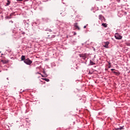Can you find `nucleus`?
<instances>
[{"label": "nucleus", "mask_w": 130, "mask_h": 130, "mask_svg": "<svg viewBox=\"0 0 130 130\" xmlns=\"http://www.w3.org/2000/svg\"><path fill=\"white\" fill-rule=\"evenodd\" d=\"M12 32L13 33L15 38H21L22 37V35H24L25 34V31H23V30H21L20 29H19L18 27L14 28L12 30Z\"/></svg>", "instance_id": "obj_1"}, {"label": "nucleus", "mask_w": 130, "mask_h": 130, "mask_svg": "<svg viewBox=\"0 0 130 130\" xmlns=\"http://www.w3.org/2000/svg\"><path fill=\"white\" fill-rule=\"evenodd\" d=\"M79 99L81 103H86V100H87L86 96L83 95L82 98L79 97Z\"/></svg>", "instance_id": "obj_2"}, {"label": "nucleus", "mask_w": 130, "mask_h": 130, "mask_svg": "<svg viewBox=\"0 0 130 130\" xmlns=\"http://www.w3.org/2000/svg\"><path fill=\"white\" fill-rule=\"evenodd\" d=\"M114 36H115V38L117 40H120L122 39V36L119 35V33H116Z\"/></svg>", "instance_id": "obj_3"}, {"label": "nucleus", "mask_w": 130, "mask_h": 130, "mask_svg": "<svg viewBox=\"0 0 130 130\" xmlns=\"http://www.w3.org/2000/svg\"><path fill=\"white\" fill-rule=\"evenodd\" d=\"M24 63H26V64L30 66V64H31V63H32V60H30V59L29 58H27L25 59V60H24Z\"/></svg>", "instance_id": "obj_4"}, {"label": "nucleus", "mask_w": 130, "mask_h": 130, "mask_svg": "<svg viewBox=\"0 0 130 130\" xmlns=\"http://www.w3.org/2000/svg\"><path fill=\"white\" fill-rule=\"evenodd\" d=\"M47 36L49 39H53L55 37V35H52L51 32H48Z\"/></svg>", "instance_id": "obj_5"}, {"label": "nucleus", "mask_w": 130, "mask_h": 130, "mask_svg": "<svg viewBox=\"0 0 130 130\" xmlns=\"http://www.w3.org/2000/svg\"><path fill=\"white\" fill-rule=\"evenodd\" d=\"M80 57H82V58L83 59H84V60H85L86 58H87V56H88V55H87V54L84 53V54H80L79 55Z\"/></svg>", "instance_id": "obj_6"}, {"label": "nucleus", "mask_w": 130, "mask_h": 130, "mask_svg": "<svg viewBox=\"0 0 130 130\" xmlns=\"http://www.w3.org/2000/svg\"><path fill=\"white\" fill-rule=\"evenodd\" d=\"M99 19L102 22H105L106 20L105 19V18L103 16V15H100L99 16Z\"/></svg>", "instance_id": "obj_7"}, {"label": "nucleus", "mask_w": 130, "mask_h": 130, "mask_svg": "<svg viewBox=\"0 0 130 130\" xmlns=\"http://www.w3.org/2000/svg\"><path fill=\"white\" fill-rule=\"evenodd\" d=\"M104 47L105 48H108V45H109V42H105L104 43Z\"/></svg>", "instance_id": "obj_8"}, {"label": "nucleus", "mask_w": 130, "mask_h": 130, "mask_svg": "<svg viewBox=\"0 0 130 130\" xmlns=\"http://www.w3.org/2000/svg\"><path fill=\"white\" fill-rule=\"evenodd\" d=\"M74 27H75L76 29H78V30H80V27L78 25L77 22L74 23Z\"/></svg>", "instance_id": "obj_9"}, {"label": "nucleus", "mask_w": 130, "mask_h": 130, "mask_svg": "<svg viewBox=\"0 0 130 130\" xmlns=\"http://www.w3.org/2000/svg\"><path fill=\"white\" fill-rule=\"evenodd\" d=\"M124 126H120L119 128H115V130H121V129H124Z\"/></svg>", "instance_id": "obj_10"}, {"label": "nucleus", "mask_w": 130, "mask_h": 130, "mask_svg": "<svg viewBox=\"0 0 130 130\" xmlns=\"http://www.w3.org/2000/svg\"><path fill=\"white\" fill-rule=\"evenodd\" d=\"M113 74H115L116 76H119V75H120V73L119 72H116L115 71H113Z\"/></svg>", "instance_id": "obj_11"}, {"label": "nucleus", "mask_w": 130, "mask_h": 130, "mask_svg": "<svg viewBox=\"0 0 130 130\" xmlns=\"http://www.w3.org/2000/svg\"><path fill=\"white\" fill-rule=\"evenodd\" d=\"M11 4V1H10V0H7V3L6 4V7H8V6H10V5Z\"/></svg>", "instance_id": "obj_12"}, {"label": "nucleus", "mask_w": 130, "mask_h": 130, "mask_svg": "<svg viewBox=\"0 0 130 130\" xmlns=\"http://www.w3.org/2000/svg\"><path fill=\"white\" fill-rule=\"evenodd\" d=\"M90 66H95V64H96V63H95V62H93L92 61V60H90Z\"/></svg>", "instance_id": "obj_13"}, {"label": "nucleus", "mask_w": 130, "mask_h": 130, "mask_svg": "<svg viewBox=\"0 0 130 130\" xmlns=\"http://www.w3.org/2000/svg\"><path fill=\"white\" fill-rule=\"evenodd\" d=\"M1 62H2L3 63H8V62H9V61L7 60H1Z\"/></svg>", "instance_id": "obj_14"}, {"label": "nucleus", "mask_w": 130, "mask_h": 130, "mask_svg": "<svg viewBox=\"0 0 130 130\" xmlns=\"http://www.w3.org/2000/svg\"><path fill=\"white\" fill-rule=\"evenodd\" d=\"M21 59V60H24V61H25V60H26V59L25 58V56L22 55Z\"/></svg>", "instance_id": "obj_15"}, {"label": "nucleus", "mask_w": 130, "mask_h": 130, "mask_svg": "<svg viewBox=\"0 0 130 130\" xmlns=\"http://www.w3.org/2000/svg\"><path fill=\"white\" fill-rule=\"evenodd\" d=\"M102 26H103V27H104V28H106L107 27V24L103 23L102 24Z\"/></svg>", "instance_id": "obj_16"}, {"label": "nucleus", "mask_w": 130, "mask_h": 130, "mask_svg": "<svg viewBox=\"0 0 130 130\" xmlns=\"http://www.w3.org/2000/svg\"><path fill=\"white\" fill-rule=\"evenodd\" d=\"M42 80H44L46 82H49V79L48 78H42Z\"/></svg>", "instance_id": "obj_17"}, {"label": "nucleus", "mask_w": 130, "mask_h": 130, "mask_svg": "<svg viewBox=\"0 0 130 130\" xmlns=\"http://www.w3.org/2000/svg\"><path fill=\"white\" fill-rule=\"evenodd\" d=\"M15 15V12H13L11 14H10V16L11 17H13V16H14Z\"/></svg>", "instance_id": "obj_18"}, {"label": "nucleus", "mask_w": 130, "mask_h": 130, "mask_svg": "<svg viewBox=\"0 0 130 130\" xmlns=\"http://www.w3.org/2000/svg\"><path fill=\"white\" fill-rule=\"evenodd\" d=\"M12 17L10 15L9 16H8L7 19H12Z\"/></svg>", "instance_id": "obj_19"}, {"label": "nucleus", "mask_w": 130, "mask_h": 130, "mask_svg": "<svg viewBox=\"0 0 130 130\" xmlns=\"http://www.w3.org/2000/svg\"><path fill=\"white\" fill-rule=\"evenodd\" d=\"M72 33H73V35L75 36L77 35V32L73 31Z\"/></svg>", "instance_id": "obj_20"}, {"label": "nucleus", "mask_w": 130, "mask_h": 130, "mask_svg": "<svg viewBox=\"0 0 130 130\" xmlns=\"http://www.w3.org/2000/svg\"><path fill=\"white\" fill-rule=\"evenodd\" d=\"M88 74H89V75H92L93 74V72L89 71Z\"/></svg>", "instance_id": "obj_21"}, {"label": "nucleus", "mask_w": 130, "mask_h": 130, "mask_svg": "<svg viewBox=\"0 0 130 130\" xmlns=\"http://www.w3.org/2000/svg\"><path fill=\"white\" fill-rule=\"evenodd\" d=\"M48 31H49V33H50V32H52V30H51V29H48Z\"/></svg>", "instance_id": "obj_22"}, {"label": "nucleus", "mask_w": 130, "mask_h": 130, "mask_svg": "<svg viewBox=\"0 0 130 130\" xmlns=\"http://www.w3.org/2000/svg\"><path fill=\"white\" fill-rule=\"evenodd\" d=\"M9 23H11L12 24H13V23H14V21H13L12 20H10L9 21Z\"/></svg>", "instance_id": "obj_23"}, {"label": "nucleus", "mask_w": 130, "mask_h": 130, "mask_svg": "<svg viewBox=\"0 0 130 130\" xmlns=\"http://www.w3.org/2000/svg\"><path fill=\"white\" fill-rule=\"evenodd\" d=\"M41 75V76L42 77V78H44L45 77H47V76H44L43 75H42V74H40Z\"/></svg>", "instance_id": "obj_24"}, {"label": "nucleus", "mask_w": 130, "mask_h": 130, "mask_svg": "<svg viewBox=\"0 0 130 130\" xmlns=\"http://www.w3.org/2000/svg\"><path fill=\"white\" fill-rule=\"evenodd\" d=\"M87 26H88V24H87L86 25H85V26L83 27V28H84V29H85V28H86Z\"/></svg>", "instance_id": "obj_25"}, {"label": "nucleus", "mask_w": 130, "mask_h": 130, "mask_svg": "<svg viewBox=\"0 0 130 130\" xmlns=\"http://www.w3.org/2000/svg\"><path fill=\"white\" fill-rule=\"evenodd\" d=\"M111 71H115V69H111Z\"/></svg>", "instance_id": "obj_26"}, {"label": "nucleus", "mask_w": 130, "mask_h": 130, "mask_svg": "<svg viewBox=\"0 0 130 130\" xmlns=\"http://www.w3.org/2000/svg\"><path fill=\"white\" fill-rule=\"evenodd\" d=\"M36 74H38L39 75H41V73H39V72H38Z\"/></svg>", "instance_id": "obj_27"}, {"label": "nucleus", "mask_w": 130, "mask_h": 130, "mask_svg": "<svg viewBox=\"0 0 130 130\" xmlns=\"http://www.w3.org/2000/svg\"><path fill=\"white\" fill-rule=\"evenodd\" d=\"M17 2H21V0H16Z\"/></svg>", "instance_id": "obj_28"}, {"label": "nucleus", "mask_w": 130, "mask_h": 130, "mask_svg": "<svg viewBox=\"0 0 130 130\" xmlns=\"http://www.w3.org/2000/svg\"><path fill=\"white\" fill-rule=\"evenodd\" d=\"M81 3L83 4V1L81 2Z\"/></svg>", "instance_id": "obj_29"}, {"label": "nucleus", "mask_w": 130, "mask_h": 130, "mask_svg": "<svg viewBox=\"0 0 130 130\" xmlns=\"http://www.w3.org/2000/svg\"><path fill=\"white\" fill-rule=\"evenodd\" d=\"M109 68H110V67H109Z\"/></svg>", "instance_id": "obj_30"}, {"label": "nucleus", "mask_w": 130, "mask_h": 130, "mask_svg": "<svg viewBox=\"0 0 130 130\" xmlns=\"http://www.w3.org/2000/svg\"><path fill=\"white\" fill-rule=\"evenodd\" d=\"M129 73H130V71H129Z\"/></svg>", "instance_id": "obj_31"}]
</instances>
